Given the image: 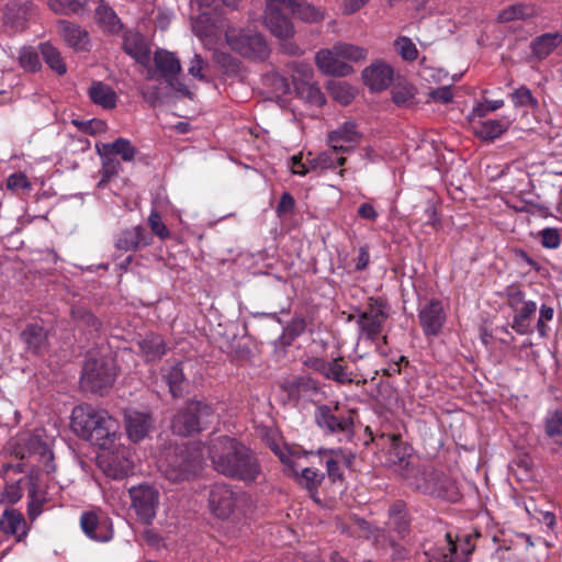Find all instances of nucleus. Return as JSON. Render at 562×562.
Returning a JSON list of instances; mask_svg holds the SVG:
<instances>
[{
    "mask_svg": "<svg viewBox=\"0 0 562 562\" xmlns=\"http://www.w3.org/2000/svg\"><path fill=\"white\" fill-rule=\"evenodd\" d=\"M148 225L154 235L160 239H167L170 237V231L161 221V216L158 211L153 210L148 216Z\"/></svg>",
    "mask_w": 562,
    "mask_h": 562,
    "instance_id": "61",
    "label": "nucleus"
},
{
    "mask_svg": "<svg viewBox=\"0 0 562 562\" xmlns=\"http://www.w3.org/2000/svg\"><path fill=\"white\" fill-rule=\"evenodd\" d=\"M460 490L457 482L439 471L431 497L456 503L460 498Z\"/></svg>",
    "mask_w": 562,
    "mask_h": 562,
    "instance_id": "40",
    "label": "nucleus"
},
{
    "mask_svg": "<svg viewBox=\"0 0 562 562\" xmlns=\"http://www.w3.org/2000/svg\"><path fill=\"white\" fill-rule=\"evenodd\" d=\"M510 99L516 108H530L532 110L539 108V101L532 95L531 90L526 86L517 88L510 94Z\"/></svg>",
    "mask_w": 562,
    "mask_h": 562,
    "instance_id": "52",
    "label": "nucleus"
},
{
    "mask_svg": "<svg viewBox=\"0 0 562 562\" xmlns=\"http://www.w3.org/2000/svg\"><path fill=\"white\" fill-rule=\"evenodd\" d=\"M364 83L373 91L385 90L393 80V69L385 63H375L362 71Z\"/></svg>",
    "mask_w": 562,
    "mask_h": 562,
    "instance_id": "27",
    "label": "nucleus"
},
{
    "mask_svg": "<svg viewBox=\"0 0 562 562\" xmlns=\"http://www.w3.org/2000/svg\"><path fill=\"white\" fill-rule=\"evenodd\" d=\"M317 67L327 75L345 77L352 72V67L344 61L334 49H321L315 56Z\"/></svg>",
    "mask_w": 562,
    "mask_h": 562,
    "instance_id": "24",
    "label": "nucleus"
},
{
    "mask_svg": "<svg viewBox=\"0 0 562 562\" xmlns=\"http://www.w3.org/2000/svg\"><path fill=\"white\" fill-rule=\"evenodd\" d=\"M339 154L340 153L334 151L333 148L319 153L317 156L318 162L321 164V172L344 166L347 161V158L344 156H338Z\"/></svg>",
    "mask_w": 562,
    "mask_h": 562,
    "instance_id": "55",
    "label": "nucleus"
},
{
    "mask_svg": "<svg viewBox=\"0 0 562 562\" xmlns=\"http://www.w3.org/2000/svg\"><path fill=\"white\" fill-rule=\"evenodd\" d=\"M80 527L93 541L106 542L113 537L111 519L101 510L83 512L80 516Z\"/></svg>",
    "mask_w": 562,
    "mask_h": 562,
    "instance_id": "14",
    "label": "nucleus"
},
{
    "mask_svg": "<svg viewBox=\"0 0 562 562\" xmlns=\"http://www.w3.org/2000/svg\"><path fill=\"white\" fill-rule=\"evenodd\" d=\"M72 316L75 321L86 326L90 330L97 331L101 326L100 321L90 311L85 308L72 310Z\"/></svg>",
    "mask_w": 562,
    "mask_h": 562,
    "instance_id": "63",
    "label": "nucleus"
},
{
    "mask_svg": "<svg viewBox=\"0 0 562 562\" xmlns=\"http://www.w3.org/2000/svg\"><path fill=\"white\" fill-rule=\"evenodd\" d=\"M439 471L432 467L414 465L411 462L402 469V476L415 491L431 496Z\"/></svg>",
    "mask_w": 562,
    "mask_h": 562,
    "instance_id": "15",
    "label": "nucleus"
},
{
    "mask_svg": "<svg viewBox=\"0 0 562 562\" xmlns=\"http://www.w3.org/2000/svg\"><path fill=\"white\" fill-rule=\"evenodd\" d=\"M162 378L169 386L172 397H181L183 395L187 379L183 373V363L178 361L175 363L166 362L161 368Z\"/></svg>",
    "mask_w": 562,
    "mask_h": 562,
    "instance_id": "32",
    "label": "nucleus"
},
{
    "mask_svg": "<svg viewBox=\"0 0 562 562\" xmlns=\"http://www.w3.org/2000/svg\"><path fill=\"white\" fill-rule=\"evenodd\" d=\"M538 305L535 301L529 300L521 307L513 311V322L510 327L518 335H530L533 331L531 327V318L535 316Z\"/></svg>",
    "mask_w": 562,
    "mask_h": 562,
    "instance_id": "36",
    "label": "nucleus"
},
{
    "mask_svg": "<svg viewBox=\"0 0 562 562\" xmlns=\"http://www.w3.org/2000/svg\"><path fill=\"white\" fill-rule=\"evenodd\" d=\"M0 530L5 535L15 536L20 542L27 535L26 521L23 515L16 509H5L0 518Z\"/></svg>",
    "mask_w": 562,
    "mask_h": 562,
    "instance_id": "33",
    "label": "nucleus"
},
{
    "mask_svg": "<svg viewBox=\"0 0 562 562\" xmlns=\"http://www.w3.org/2000/svg\"><path fill=\"white\" fill-rule=\"evenodd\" d=\"M325 379L331 380L338 384H349L353 382L351 378V372L348 370V367L345 364V360L342 357H338L328 361Z\"/></svg>",
    "mask_w": 562,
    "mask_h": 562,
    "instance_id": "46",
    "label": "nucleus"
},
{
    "mask_svg": "<svg viewBox=\"0 0 562 562\" xmlns=\"http://www.w3.org/2000/svg\"><path fill=\"white\" fill-rule=\"evenodd\" d=\"M225 38L234 53L250 61H266L271 54L267 40L256 31L229 27L225 32Z\"/></svg>",
    "mask_w": 562,
    "mask_h": 562,
    "instance_id": "7",
    "label": "nucleus"
},
{
    "mask_svg": "<svg viewBox=\"0 0 562 562\" xmlns=\"http://www.w3.org/2000/svg\"><path fill=\"white\" fill-rule=\"evenodd\" d=\"M416 88L411 83H397L392 89V101L400 108L415 104Z\"/></svg>",
    "mask_w": 562,
    "mask_h": 562,
    "instance_id": "47",
    "label": "nucleus"
},
{
    "mask_svg": "<svg viewBox=\"0 0 562 562\" xmlns=\"http://www.w3.org/2000/svg\"><path fill=\"white\" fill-rule=\"evenodd\" d=\"M151 243V235L140 225L123 229L115 236V247L124 251H136Z\"/></svg>",
    "mask_w": 562,
    "mask_h": 562,
    "instance_id": "23",
    "label": "nucleus"
},
{
    "mask_svg": "<svg viewBox=\"0 0 562 562\" xmlns=\"http://www.w3.org/2000/svg\"><path fill=\"white\" fill-rule=\"evenodd\" d=\"M131 508L145 525H151L159 507V491L148 484H139L128 490Z\"/></svg>",
    "mask_w": 562,
    "mask_h": 562,
    "instance_id": "11",
    "label": "nucleus"
},
{
    "mask_svg": "<svg viewBox=\"0 0 562 562\" xmlns=\"http://www.w3.org/2000/svg\"><path fill=\"white\" fill-rule=\"evenodd\" d=\"M38 50L43 56L44 61L52 70H54L59 76L66 74V64L60 55V52L55 46L48 42L41 43L38 45Z\"/></svg>",
    "mask_w": 562,
    "mask_h": 562,
    "instance_id": "45",
    "label": "nucleus"
},
{
    "mask_svg": "<svg viewBox=\"0 0 562 562\" xmlns=\"http://www.w3.org/2000/svg\"><path fill=\"white\" fill-rule=\"evenodd\" d=\"M336 54L340 56V58L351 60V61H358L366 56V50L359 46L347 44V43H338L333 46Z\"/></svg>",
    "mask_w": 562,
    "mask_h": 562,
    "instance_id": "57",
    "label": "nucleus"
},
{
    "mask_svg": "<svg viewBox=\"0 0 562 562\" xmlns=\"http://www.w3.org/2000/svg\"><path fill=\"white\" fill-rule=\"evenodd\" d=\"M456 550L452 553V562H467L469 555L474 550V544H472V540L470 536L464 537L463 539L454 540Z\"/></svg>",
    "mask_w": 562,
    "mask_h": 562,
    "instance_id": "59",
    "label": "nucleus"
},
{
    "mask_svg": "<svg viewBox=\"0 0 562 562\" xmlns=\"http://www.w3.org/2000/svg\"><path fill=\"white\" fill-rule=\"evenodd\" d=\"M122 37L123 52L138 64L147 66L150 60V47L145 36L136 30H125Z\"/></svg>",
    "mask_w": 562,
    "mask_h": 562,
    "instance_id": "20",
    "label": "nucleus"
},
{
    "mask_svg": "<svg viewBox=\"0 0 562 562\" xmlns=\"http://www.w3.org/2000/svg\"><path fill=\"white\" fill-rule=\"evenodd\" d=\"M279 457L280 461L288 467L289 471L294 475L296 482L310 492L313 499H316L315 495L317 494L318 486L325 477L324 473L312 468H303L299 470L297 464L290 456L281 453Z\"/></svg>",
    "mask_w": 562,
    "mask_h": 562,
    "instance_id": "18",
    "label": "nucleus"
},
{
    "mask_svg": "<svg viewBox=\"0 0 562 562\" xmlns=\"http://www.w3.org/2000/svg\"><path fill=\"white\" fill-rule=\"evenodd\" d=\"M418 322L427 339L439 336L447 322V312L441 300L431 297L418 308Z\"/></svg>",
    "mask_w": 562,
    "mask_h": 562,
    "instance_id": "12",
    "label": "nucleus"
},
{
    "mask_svg": "<svg viewBox=\"0 0 562 562\" xmlns=\"http://www.w3.org/2000/svg\"><path fill=\"white\" fill-rule=\"evenodd\" d=\"M357 416L355 409L339 403L322 404L315 408L314 420L325 436L335 437L339 442H350L355 437Z\"/></svg>",
    "mask_w": 562,
    "mask_h": 562,
    "instance_id": "3",
    "label": "nucleus"
},
{
    "mask_svg": "<svg viewBox=\"0 0 562 562\" xmlns=\"http://www.w3.org/2000/svg\"><path fill=\"white\" fill-rule=\"evenodd\" d=\"M57 25L63 40L69 47L76 52L90 50L91 40L86 29L67 20H59Z\"/></svg>",
    "mask_w": 562,
    "mask_h": 562,
    "instance_id": "22",
    "label": "nucleus"
},
{
    "mask_svg": "<svg viewBox=\"0 0 562 562\" xmlns=\"http://www.w3.org/2000/svg\"><path fill=\"white\" fill-rule=\"evenodd\" d=\"M100 150L104 155L121 156L124 161H132L137 153L136 148L132 146L131 142L126 138L120 137L112 143L100 144Z\"/></svg>",
    "mask_w": 562,
    "mask_h": 562,
    "instance_id": "42",
    "label": "nucleus"
},
{
    "mask_svg": "<svg viewBox=\"0 0 562 562\" xmlns=\"http://www.w3.org/2000/svg\"><path fill=\"white\" fill-rule=\"evenodd\" d=\"M19 65L27 72H37L42 69L40 50L32 46H24L19 52Z\"/></svg>",
    "mask_w": 562,
    "mask_h": 562,
    "instance_id": "49",
    "label": "nucleus"
},
{
    "mask_svg": "<svg viewBox=\"0 0 562 562\" xmlns=\"http://www.w3.org/2000/svg\"><path fill=\"white\" fill-rule=\"evenodd\" d=\"M7 189L14 193H30L33 189V186L25 173L14 172L7 179Z\"/></svg>",
    "mask_w": 562,
    "mask_h": 562,
    "instance_id": "56",
    "label": "nucleus"
},
{
    "mask_svg": "<svg viewBox=\"0 0 562 562\" xmlns=\"http://www.w3.org/2000/svg\"><path fill=\"white\" fill-rule=\"evenodd\" d=\"M33 4L31 2L20 3L11 1L5 5L2 21L3 24L14 32H21L26 27Z\"/></svg>",
    "mask_w": 562,
    "mask_h": 562,
    "instance_id": "26",
    "label": "nucleus"
},
{
    "mask_svg": "<svg viewBox=\"0 0 562 562\" xmlns=\"http://www.w3.org/2000/svg\"><path fill=\"white\" fill-rule=\"evenodd\" d=\"M88 95L94 104L104 110H112L117 103L115 91L102 81H93L88 89Z\"/></svg>",
    "mask_w": 562,
    "mask_h": 562,
    "instance_id": "37",
    "label": "nucleus"
},
{
    "mask_svg": "<svg viewBox=\"0 0 562 562\" xmlns=\"http://www.w3.org/2000/svg\"><path fill=\"white\" fill-rule=\"evenodd\" d=\"M154 61L157 70L162 75L165 80L176 90L182 92L183 94H188V89L179 83L178 87L175 86V81L177 80L178 74L181 71V65L179 58L170 52L158 49L155 53Z\"/></svg>",
    "mask_w": 562,
    "mask_h": 562,
    "instance_id": "21",
    "label": "nucleus"
},
{
    "mask_svg": "<svg viewBox=\"0 0 562 562\" xmlns=\"http://www.w3.org/2000/svg\"><path fill=\"white\" fill-rule=\"evenodd\" d=\"M504 296L506 299L507 306L515 311L519 307H521L526 302L529 300H526L525 292L520 289L517 284H510L506 286Z\"/></svg>",
    "mask_w": 562,
    "mask_h": 562,
    "instance_id": "58",
    "label": "nucleus"
},
{
    "mask_svg": "<svg viewBox=\"0 0 562 562\" xmlns=\"http://www.w3.org/2000/svg\"><path fill=\"white\" fill-rule=\"evenodd\" d=\"M94 19L105 34L117 35L124 30V24L116 12L103 1L97 7Z\"/></svg>",
    "mask_w": 562,
    "mask_h": 562,
    "instance_id": "31",
    "label": "nucleus"
},
{
    "mask_svg": "<svg viewBox=\"0 0 562 562\" xmlns=\"http://www.w3.org/2000/svg\"><path fill=\"white\" fill-rule=\"evenodd\" d=\"M362 138L355 121H346L327 135V144L336 153H349Z\"/></svg>",
    "mask_w": 562,
    "mask_h": 562,
    "instance_id": "16",
    "label": "nucleus"
},
{
    "mask_svg": "<svg viewBox=\"0 0 562 562\" xmlns=\"http://www.w3.org/2000/svg\"><path fill=\"white\" fill-rule=\"evenodd\" d=\"M248 501L249 496L246 492L234 490L226 483L214 484L209 494L210 510L220 519H227L236 513H244Z\"/></svg>",
    "mask_w": 562,
    "mask_h": 562,
    "instance_id": "8",
    "label": "nucleus"
},
{
    "mask_svg": "<svg viewBox=\"0 0 562 562\" xmlns=\"http://www.w3.org/2000/svg\"><path fill=\"white\" fill-rule=\"evenodd\" d=\"M148 361L160 359L167 351L165 340L157 334H149L138 342Z\"/></svg>",
    "mask_w": 562,
    "mask_h": 562,
    "instance_id": "44",
    "label": "nucleus"
},
{
    "mask_svg": "<svg viewBox=\"0 0 562 562\" xmlns=\"http://www.w3.org/2000/svg\"><path fill=\"white\" fill-rule=\"evenodd\" d=\"M209 456L215 471L246 485L258 482L263 474L257 454L236 438L220 436L213 439Z\"/></svg>",
    "mask_w": 562,
    "mask_h": 562,
    "instance_id": "1",
    "label": "nucleus"
},
{
    "mask_svg": "<svg viewBox=\"0 0 562 562\" xmlns=\"http://www.w3.org/2000/svg\"><path fill=\"white\" fill-rule=\"evenodd\" d=\"M390 524L401 537L407 535L411 519L407 513V506L403 501L394 502L389 508Z\"/></svg>",
    "mask_w": 562,
    "mask_h": 562,
    "instance_id": "41",
    "label": "nucleus"
},
{
    "mask_svg": "<svg viewBox=\"0 0 562 562\" xmlns=\"http://www.w3.org/2000/svg\"><path fill=\"white\" fill-rule=\"evenodd\" d=\"M319 454L322 458H326L325 465L328 477L333 481H344V471L341 465L350 464V454H348L344 449H322L319 450Z\"/></svg>",
    "mask_w": 562,
    "mask_h": 562,
    "instance_id": "29",
    "label": "nucleus"
},
{
    "mask_svg": "<svg viewBox=\"0 0 562 562\" xmlns=\"http://www.w3.org/2000/svg\"><path fill=\"white\" fill-rule=\"evenodd\" d=\"M371 441H375L379 446L389 445L390 456L394 463H400L406 467L407 459L411 457L412 447L402 440L401 434H381L376 438L370 431Z\"/></svg>",
    "mask_w": 562,
    "mask_h": 562,
    "instance_id": "25",
    "label": "nucleus"
},
{
    "mask_svg": "<svg viewBox=\"0 0 562 562\" xmlns=\"http://www.w3.org/2000/svg\"><path fill=\"white\" fill-rule=\"evenodd\" d=\"M509 123L504 120H472V132L482 140L492 142L507 131Z\"/></svg>",
    "mask_w": 562,
    "mask_h": 562,
    "instance_id": "34",
    "label": "nucleus"
},
{
    "mask_svg": "<svg viewBox=\"0 0 562 562\" xmlns=\"http://www.w3.org/2000/svg\"><path fill=\"white\" fill-rule=\"evenodd\" d=\"M222 22L216 12L201 11L192 19V31L205 46L215 45L221 37Z\"/></svg>",
    "mask_w": 562,
    "mask_h": 562,
    "instance_id": "17",
    "label": "nucleus"
},
{
    "mask_svg": "<svg viewBox=\"0 0 562 562\" xmlns=\"http://www.w3.org/2000/svg\"><path fill=\"white\" fill-rule=\"evenodd\" d=\"M103 473L113 480H123L133 474L134 460L130 448L120 447L98 459Z\"/></svg>",
    "mask_w": 562,
    "mask_h": 562,
    "instance_id": "13",
    "label": "nucleus"
},
{
    "mask_svg": "<svg viewBox=\"0 0 562 562\" xmlns=\"http://www.w3.org/2000/svg\"><path fill=\"white\" fill-rule=\"evenodd\" d=\"M546 434L549 437L562 436V411L557 409L546 419Z\"/></svg>",
    "mask_w": 562,
    "mask_h": 562,
    "instance_id": "64",
    "label": "nucleus"
},
{
    "mask_svg": "<svg viewBox=\"0 0 562 562\" xmlns=\"http://www.w3.org/2000/svg\"><path fill=\"white\" fill-rule=\"evenodd\" d=\"M74 125L78 127L79 131L89 134V135H98L106 131V123L99 119H92L88 121H79L74 120Z\"/></svg>",
    "mask_w": 562,
    "mask_h": 562,
    "instance_id": "60",
    "label": "nucleus"
},
{
    "mask_svg": "<svg viewBox=\"0 0 562 562\" xmlns=\"http://www.w3.org/2000/svg\"><path fill=\"white\" fill-rule=\"evenodd\" d=\"M97 153L102 158V168L100 170L101 180L99 181V187L105 186L111 178L116 176L121 169V162L113 156L104 155L100 149V145H95Z\"/></svg>",
    "mask_w": 562,
    "mask_h": 562,
    "instance_id": "48",
    "label": "nucleus"
},
{
    "mask_svg": "<svg viewBox=\"0 0 562 562\" xmlns=\"http://www.w3.org/2000/svg\"><path fill=\"white\" fill-rule=\"evenodd\" d=\"M288 8L291 9V11L302 21L308 23H315L323 19L322 12L308 3H302L297 0H294V2L290 3Z\"/></svg>",
    "mask_w": 562,
    "mask_h": 562,
    "instance_id": "50",
    "label": "nucleus"
},
{
    "mask_svg": "<svg viewBox=\"0 0 562 562\" xmlns=\"http://www.w3.org/2000/svg\"><path fill=\"white\" fill-rule=\"evenodd\" d=\"M265 23L270 32L278 38L292 37L294 34L291 21L276 7L267 8Z\"/></svg>",
    "mask_w": 562,
    "mask_h": 562,
    "instance_id": "35",
    "label": "nucleus"
},
{
    "mask_svg": "<svg viewBox=\"0 0 562 562\" xmlns=\"http://www.w3.org/2000/svg\"><path fill=\"white\" fill-rule=\"evenodd\" d=\"M201 467L202 452L195 443L170 447L160 465L166 479L175 483L195 477Z\"/></svg>",
    "mask_w": 562,
    "mask_h": 562,
    "instance_id": "4",
    "label": "nucleus"
},
{
    "mask_svg": "<svg viewBox=\"0 0 562 562\" xmlns=\"http://www.w3.org/2000/svg\"><path fill=\"white\" fill-rule=\"evenodd\" d=\"M71 429L92 445L109 449L115 441L119 423L108 412L83 404L72 409Z\"/></svg>",
    "mask_w": 562,
    "mask_h": 562,
    "instance_id": "2",
    "label": "nucleus"
},
{
    "mask_svg": "<svg viewBox=\"0 0 562 562\" xmlns=\"http://www.w3.org/2000/svg\"><path fill=\"white\" fill-rule=\"evenodd\" d=\"M387 318V302L380 296H370L357 317L359 338L371 342L379 340Z\"/></svg>",
    "mask_w": 562,
    "mask_h": 562,
    "instance_id": "9",
    "label": "nucleus"
},
{
    "mask_svg": "<svg viewBox=\"0 0 562 562\" xmlns=\"http://www.w3.org/2000/svg\"><path fill=\"white\" fill-rule=\"evenodd\" d=\"M10 452L19 460L31 457H37L40 461L45 462L46 470L49 471L48 462L53 461V452L45 441V430L36 428L30 432H23L10 442Z\"/></svg>",
    "mask_w": 562,
    "mask_h": 562,
    "instance_id": "10",
    "label": "nucleus"
},
{
    "mask_svg": "<svg viewBox=\"0 0 562 562\" xmlns=\"http://www.w3.org/2000/svg\"><path fill=\"white\" fill-rule=\"evenodd\" d=\"M538 12L535 5L529 3H515L499 11L497 21L508 23L514 21H526L537 16Z\"/></svg>",
    "mask_w": 562,
    "mask_h": 562,
    "instance_id": "39",
    "label": "nucleus"
},
{
    "mask_svg": "<svg viewBox=\"0 0 562 562\" xmlns=\"http://www.w3.org/2000/svg\"><path fill=\"white\" fill-rule=\"evenodd\" d=\"M297 89L302 98H304L308 103L316 106H322L325 104V94L322 92L321 88L317 85L302 83Z\"/></svg>",
    "mask_w": 562,
    "mask_h": 562,
    "instance_id": "54",
    "label": "nucleus"
},
{
    "mask_svg": "<svg viewBox=\"0 0 562 562\" xmlns=\"http://www.w3.org/2000/svg\"><path fill=\"white\" fill-rule=\"evenodd\" d=\"M117 375L113 359L89 352L81 373V386L91 393L108 392Z\"/></svg>",
    "mask_w": 562,
    "mask_h": 562,
    "instance_id": "6",
    "label": "nucleus"
},
{
    "mask_svg": "<svg viewBox=\"0 0 562 562\" xmlns=\"http://www.w3.org/2000/svg\"><path fill=\"white\" fill-rule=\"evenodd\" d=\"M562 44V34L559 32L544 33L535 37L530 43L532 55L542 60Z\"/></svg>",
    "mask_w": 562,
    "mask_h": 562,
    "instance_id": "38",
    "label": "nucleus"
},
{
    "mask_svg": "<svg viewBox=\"0 0 562 562\" xmlns=\"http://www.w3.org/2000/svg\"><path fill=\"white\" fill-rule=\"evenodd\" d=\"M215 411L203 400H190L175 415L171 427L175 434L187 437L201 432L211 424Z\"/></svg>",
    "mask_w": 562,
    "mask_h": 562,
    "instance_id": "5",
    "label": "nucleus"
},
{
    "mask_svg": "<svg viewBox=\"0 0 562 562\" xmlns=\"http://www.w3.org/2000/svg\"><path fill=\"white\" fill-rule=\"evenodd\" d=\"M22 484L27 486V494L31 498L27 509L29 515L30 517L35 518L40 514L41 504L35 506L34 503V497L36 495V484L33 476H25L14 483L7 484L4 491L1 494V502L7 504L18 503L21 499L23 493Z\"/></svg>",
    "mask_w": 562,
    "mask_h": 562,
    "instance_id": "19",
    "label": "nucleus"
},
{
    "mask_svg": "<svg viewBox=\"0 0 562 562\" xmlns=\"http://www.w3.org/2000/svg\"><path fill=\"white\" fill-rule=\"evenodd\" d=\"M554 308L546 303L539 307V317L536 324V330L541 338H548L551 331L549 323L553 319Z\"/></svg>",
    "mask_w": 562,
    "mask_h": 562,
    "instance_id": "53",
    "label": "nucleus"
},
{
    "mask_svg": "<svg viewBox=\"0 0 562 562\" xmlns=\"http://www.w3.org/2000/svg\"><path fill=\"white\" fill-rule=\"evenodd\" d=\"M540 244L547 249H557L561 244V236L557 228L547 227L539 232Z\"/></svg>",
    "mask_w": 562,
    "mask_h": 562,
    "instance_id": "62",
    "label": "nucleus"
},
{
    "mask_svg": "<svg viewBox=\"0 0 562 562\" xmlns=\"http://www.w3.org/2000/svg\"><path fill=\"white\" fill-rule=\"evenodd\" d=\"M126 432L134 442L142 441L153 427V418L148 413L130 412L125 415Z\"/></svg>",
    "mask_w": 562,
    "mask_h": 562,
    "instance_id": "30",
    "label": "nucleus"
},
{
    "mask_svg": "<svg viewBox=\"0 0 562 562\" xmlns=\"http://www.w3.org/2000/svg\"><path fill=\"white\" fill-rule=\"evenodd\" d=\"M327 89L329 94L342 105H348L355 99L351 87L346 82L331 81Z\"/></svg>",
    "mask_w": 562,
    "mask_h": 562,
    "instance_id": "51",
    "label": "nucleus"
},
{
    "mask_svg": "<svg viewBox=\"0 0 562 562\" xmlns=\"http://www.w3.org/2000/svg\"><path fill=\"white\" fill-rule=\"evenodd\" d=\"M21 339L25 344L26 350L35 356H41L47 350V333L37 323L27 324L21 333Z\"/></svg>",
    "mask_w": 562,
    "mask_h": 562,
    "instance_id": "28",
    "label": "nucleus"
},
{
    "mask_svg": "<svg viewBox=\"0 0 562 562\" xmlns=\"http://www.w3.org/2000/svg\"><path fill=\"white\" fill-rule=\"evenodd\" d=\"M456 550V542L450 532L445 535L443 543L425 549L424 553L428 561L452 562V553Z\"/></svg>",
    "mask_w": 562,
    "mask_h": 562,
    "instance_id": "43",
    "label": "nucleus"
}]
</instances>
